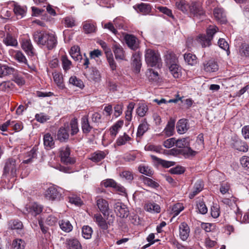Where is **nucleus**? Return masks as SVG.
<instances>
[{
  "label": "nucleus",
  "instance_id": "f257e3e1",
  "mask_svg": "<svg viewBox=\"0 0 249 249\" xmlns=\"http://www.w3.org/2000/svg\"><path fill=\"white\" fill-rule=\"evenodd\" d=\"M33 39L38 46L52 50L56 47L57 39L56 35L46 31H36L33 34Z\"/></svg>",
  "mask_w": 249,
  "mask_h": 249
},
{
  "label": "nucleus",
  "instance_id": "f03ea898",
  "mask_svg": "<svg viewBox=\"0 0 249 249\" xmlns=\"http://www.w3.org/2000/svg\"><path fill=\"white\" fill-rule=\"evenodd\" d=\"M145 59L146 64L150 67H159L161 62L160 54L158 51L148 49L145 51Z\"/></svg>",
  "mask_w": 249,
  "mask_h": 249
},
{
  "label": "nucleus",
  "instance_id": "7ed1b4c3",
  "mask_svg": "<svg viewBox=\"0 0 249 249\" xmlns=\"http://www.w3.org/2000/svg\"><path fill=\"white\" fill-rule=\"evenodd\" d=\"M18 170V163L17 160L13 158L8 159L4 164L3 171V176H10V178L17 177Z\"/></svg>",
  "mask_w": 249,
  "mask_h": 249
},
{
  "label": "nucleus",
  "instance_id": "20e7f679",
  "mask_svg": "<svg viewBox=\"0 0 249 249\" xmlns=\"http://www.w3.org/2000/svg\"><path fill=\"white\" fill-rule=\"evenodd\" d=\"M71 150L69 146L63 147L59 149V157L62 163L66 165H71L75 163L74 158L70 156Z\"/></svg>",
  "mask_w": 249,
  "mask_h": 249
},
{
  "label": "nucleus",
  "instance_id": "39448f33",
  "mask_svg": "<svg viewBox=\"0 0 249 249\" xmlns=\"http://www.w3.org/2000/svg\"><path fill=\"white\" fill-rule=\"evenodd\" d=\"M176 145L181 150H185L187 153L190 154V157L195 156L197 152L193 150L190 147V139L189 137L176 140Z\"/></svg>",
  "mask_w": 249,
  "mask_h": 249
},
{
  "label": "nucleus",
  "instance_id": "423d86ee",
  "mask_svg": "<svg viewBox=\"0 0 249 249\" xmlns=\"http://www.w3.org/2000/svg\"><path fill=\"white\" fill-rule=\"evenodd\" d=\"M201 70L207 73L216 72L219 70V65L216 61L213 59L205 60L202 64Z\"/></svg>",
  "mask_w": 249,
  "mask_h": 249
},
{
  "label": "nucleus",
  "instance_id": "0eeeda50",
  "mask_svg": "<svg viewBox=\"0 0 249 249\" xmlns=\"http://www.w3.org/2000/svg\"><path fill=\"white\" fill-rule=\"evenodd\" d=\"M27 213L32 216L36 217L42 213L43 207L37 202H30L25 206Z\"/></svg>",
  "mask_w": 249,
  "mask_h": 249
},
{
  "label": "nucleus",
  "instance_id": "6e6552de",
  "mask_svg": "<svg viewBox=\"0 0 249 249\" xmlns=\"http://www.w3.org/2000/svg\"><path fill=\"white\" fill-rule=\"evenodd\" d=\"M134 10L139 14L142 15H152V6L146 3L141 2L137 3L133 6Z\"/></svg>",
  "mask_w": 249,
  "mask_h": 249
},
{
  "label": "nucleus",
  "instance_id": "1a4fd4ad",
  "mask_svg": "<svg viewBox=\"0 0 249 249\" xmlns=\"http://www.w3.org/2000/svg\"><path fill=\"white\" fill-rule=\"evenodd\" d=\"M96 205L99 211L102 213L104 217H107L109 214V208L108 201L103 198H97L96 201Z\"/></svg>",
  "mask_w": 249,
  "mask_h": 249
},
{
  "label": "nucleus",
  "instance_id": "9d476101",
  "mask_svg": "<svg viewBox=\"0 0 249 249\" xmlns=\"http://www.w3.org/2000/svg\"><path fill=\"white\" fill-rule=\"evenodd\" d=\"M8 229L16 230L20 236H23L25 234L22 222L18 219H12L8 222Z\"/></svg>",
  "mask_w": 249,
  "mask_h": 249
},
{
  "label": "nucleus",
  "instance_id": "9b49d317",
  "mask_svg": "<svg viewBox=\"0 0 249 249\" xmlns=\"http://www.w3.org/2000/svg\"><path fill=\"white\" fill-rule=\"evenodd\" d=\"M114 209L116 215L120 217H127L129 214L127 207L123 203H116L114 205Z\"/></svg>",
  "mask_w": 249,
  "mask_h": 249
},
{
  "label": "nucleus",
  "instance_id": "f8f14e48",
  "mask_svg": "<svg viewBox=\"0 0 249 249\" xmlns=\"http://www.w3.org/2000/svg\"><path fill=\"white\" fill-rule=\"evenodd\" d=\"M21 48L28 56L33 57L35 55V50L30 39H22Z\"/></svg>",
  "mask_w": 249,
  "mask_h": 249
},
{
  "label": "nucleus",
  "instance_id": "ddd939ff",
  "mask_svg": "<svg viewBox=\"0 0 249 249\" xmlns=\"http://www.w3.org/2000/svg\"><path fill=\"white\" fill-rule=\"evenodd\" d=\"M85 76L89 80L98 82L100 80L101 74L96 68L91 67L84 72Z\"/></svg>",
  "mask_w": 249,
  "mask_h": 249
},
{
  "label": "nucleus",
  "instance_id": "4468645a",
  "mask_svg": "<svg viewBox=\"0 0 249 249\" xmlns=\"http://www.w3.org/2000/svg\"><path fill=\"white\" fill-rule=\"evenodd\" d=\"M83 32L86 34L96 33L97 31L96 24L92 20H87L82 23Z\"/></svg>",
  "mask_w": 249,
  "mask_h": 249
},
{
  "label": "nucleus",
  "instance_id": "2eb2a0df",
  "mask_svg": "<svg viewBox=\"0 0 249 249\" xmlns=\"http://www.w3.org/2000/svg\"><path fill=\"white\" fill-rule=\"evenodd\" d=\"M189 11L191 16L193 17H200L205 14V11L202 6L196 2H192L190 4Z\"/></svg>",
  "mask_w": 249,
  "mask_h": 249
},
{
  "label": "nucleus",
  "instance_id": "dca6fc26",
  "mask_svg": "<svg viewBox=\"0 0 249 249\" xmlns=\"http://www.w3.org/2000/svg\"><path fill=\"white\" fill-rule=\"evenodd\" d=\"M61 196V193L54 186L50 187L46 191L45 197L49 200H59Z\"/></svg>",
  "mask_w": 249,
  "mask_h": 249
},
{
  "label": "nucleus",
  "instance_id": "f3484780",
  "mask_svg": "<svg viewBox=\"0 0 249 249\" xmlns=\"http://www.w3.org/2000/svg\"><path fill=\"white\" fill-rule=\"evenodd\" d=\"M231 145L232 148L241 152H246L249 150L247 143L240 139H233Z\"/></svg>",
  "mask_w": 249,
  "mask_h": 249
},
{
  "label": "nucleus",
  "instance_id": "a211bd4d",
  "mask_svg": "<svg viewBox=\"0 0 249 249\" xmlns=\"http://www.w3.org/2000/svg\"><path fill=\"white\" fill-rule=\"evenodd\" d=\"M143 208L146 212L151 213H160L161 208L160 206L153 201H147L144 205Z\"/></svg>",
  "mask_w": 249,
  "mask_h": 249
},
{
  "label": "nucleus",
  "instance_id": "6ab92c4d",
  "mask_svg": "<svg viewBox=\"0 0 249 249\" xmlns=\"http://www.w3.org/2000/svg\"><path fill=\"white\" fill-rule=\"evenodd\" d=\"M112 50L117 60H124L125 59V52L119 44H114L112 47Z\"/></svg>",
  "mask_w": 249,
  "mask_h": 249
},
{
  "label": "nucleus",
  "instance_id": "aec40b11",
  "mask_svg": "<svg viewBox=\"0 0 249 249\" xmlns=\"http://www.w3.org/2000/svg\"><path fill=\"white\" fill-rule=\"evenodd\" d=\"M190 227L185 222H182L179 226V234L180 239L182 241H186L190 234Z\"/></svg>",
  "mask_w": 249,
  "mask_h": 249
},
{
  "label": "nucleus",
  "instance_id": "412c9836",
  "mask_svg": "<svg viewBox=\"0 0 249 249\" xmlns=\"http://www.w3.org/2000/svg\"><path fill=\"white\" fill-rule=\"evenodd\" d=\"M94 220L98 226L103 231L107 230L108 228V225L110 223L107 222L105 218L100 213H97L94 215Z\"/></svg>",
  "mask_w": 249,
  "mask_h": 249
},
{
  "label": "nucleus",
  "instance_id": "4be33fe9",
  "mask_svg": "<svg viewBox=\"0 0 249 249\" xmlns=\"http://www.w3.org/2000/svg\"><path fill=\"white\" fill-rule=\"evenodd\" d=\"M9 54L19 63L27 64V60L23 53L19 50L11 49L9 51Z\"/></svg>",
  "mask_w": 249,
  "mask_h": 249
},
{
  "label": "nucleus",
  "instance_id": "5701e85b",
  "mask_svg": "<svg viewBox=\"0 0 249 249\" xmlns=\"http://www.w3.org/2000/svg\"><path fill=\"white\" fill-rule=\"evenodd\" d=\"M124 39L128 47L131 49L135 51L138 48V39L134 35L126 34L124 37Z\"/></svg>",
  "mask_w": 249,
  "mask_h": 249
},
{
  "label": "nucleus",
  "instance_id": "b1692460",
  "mask_svg": "<svg viewBox=\"0 0 249 249\" xmlns=\"http://www.w3.org/2000/svg\"><path fill=\"white\" fill-rule=\"evenodd\" d=\"M124 124L123 120H119L116 122L109 129L111 141H113L120 130Z\"/></svg>",
  "mask_w": 249,
  "mask_h": 249
},
{
  "label": "nucleus",
  "instance_id": "393cba45",
  "mask_svg": "<svg viewBox=\"0 0 249 249\" xmlns=\"http://www.w3.org/2000/svg\"><path fill=\"white\" fill-rule=\"evenodd\" d=\"M81 128L83 134L86 135H88L94 129L93 126L89 123L88 116H84L82 118Z\"/></svg>",
  "mask_w": 249,
  "mask_h": 249
},
{
  "label": "nucleus",
  "instance_id": "a878e982",
  "mask_svg": "<svg viewBox=\"0 0 249 249\" xmlns=\"http://www.w3.org/2000/svg\"><path fill=\"white\" fill-rule=\"evenodd\" d=\"M204 182L201 180H197L194 184L193 190L189 193V197L193 199L196 196L201 192L204 188Z\"/></svg>",
  "mask_w": 249,
  "mask_h": 249
},
{
  "label": "nucleus",
  "instance_id": "bb28decb",
  "mask_svg": "<svg viewBox=\"0 0 249 249\" xmlns=\"http://www.w3.org/2000/svg\"><path fill=\"white\" fill-rule=\"evenodd\" d=\"M150 157L156 165H161L164 168H169L175 164L174 162L167 161L151 155Z\"/></svg>",
  "mask_w": 249,
  "mask_h": 249
},
{
  "label": "nucleus",
  "instance_id": "cd10ccee",
  "mask_svg": "<svg viewBox=\"0 0 249 249\" xmlns=\"http://www.w3.org/2000/svg\"><path fill=\"white\" fill-rule=\"evenodd\" d=\"M69 130L68 126L67 127H61L59 129L57 133V138L60 142H65L69 139Z\"/></svg>",
  "mask_w": 249,
  "mask_h": 249
},
{
  "label": "nucleus",
  "instance_id": "c85d7f7f",
  "mask_svg": "<svg viewBox=\"0 0 249 249\" xmlns=\"http://www.w3.org/2000/svg\"><path fill=\"white\" fill-rule=\"evenodd\" d=\"M238 53L242 58H249V43L242 42L239 47Z\"/></svg>",
  "mask_w": 249,
  "mask_h": 249
},
{
  "label": "nucleus",
  "instance_id": "c756f323",
  "mask_svg": "<svg viewBox=\"0 0 249 249\" xmlns=\"http://www.w3.org/2000/svg\"><path fill=\"white\" fill-rule=\"evenodd\" d=\"M141 57V53L139 52L134 53L132 55V65L136 72H139L140 71L142 66Z\"/></svg>",
  "mask_w": 249,
  "mask_h": 249
},
{
  "label": "nucleus",
  "instance_id": "7c9ffc66",
  "mask_svg": "<svg viewBox=\"0 0 249 249\" xmlns=\"http://www.w3.org/2000/svg\"><path fill=\"white\" fill-rule=\"evenodd\" d=\"M43 142L45 148L47 149H51L54 147V141L52 135L47 133L43 137Z\"/></svg>",
  "mask_w": 249,
  "mask_h": 249
},
{
  "label": "nucleus",
  "instance_id": "2f4dec72",
  "mask_svg": "<svg viewBox=\"0 0 249 249\" xmlns=\"http://www.w3.org/2000/svg\"><path fill=\"white\" fill-rule=\"evenodd\" d=\"M66 244L68 249H82L81 243L75 238L67 239Z\"/></svg>",
  "mask_w": 249,
  "mask_h": 249
},
{
  "label": "nucleus",
  "instance_id": "473e14b6",
  "mask_svg": "<svg viewBox=\"0 0 249 249\" xmlns=\"http://www.w3.org/2000/svg\"><path fill=\"white\" fill-rule=\"evenodd\" d=\"M107 154V153L106 151L98 150L91 154L90 160L93 162L97 163L104 159Z\"/></svg>",
  "mask_w": 249,
  "mask_h": 249
},
{
  "label": "nucleus",
  "instance_id": "72a5a7b5",
  "mask_svg": "<svg viewBox=\"0 0 249 249\" xmlns=\"http://www.w3.org/2000/svg\"><path fill=\"white\" fill-rule=\"evenodd\" d=\"M196 212L201 214H205L208 212V208L205 202L202 199H199L196 202Z\"/></svg>",
  "mask_w": 249,
  "mask_h": 249
},
{
  "label": "nucleus",
  "instance_id": "f704fd0d",
  "mask_svg": "<svg viewBox=\"0 0 249 249\" xmlns=\"http://www.w3.org/2000/svg\"><path fill=\"white\" fill-rule=\"evenodd\" d=\"M187 124L188 120L186 119L179 120L177 124L178 132L179 134H183L186 132L189 128Z\"/></svg>",
  "mask_w": 249,
  "mask_h": 249
},
{
  "label": "nucleus",
  "instance_id": "c9c22d12",
  "mask_svg": "<svg viewBox=\"0 0 249 249\" xmlns=\"http://www.w3.org/2000/svg\"><path fill=\"white\" fill-rule=\"evenodd\" d=\"M106 57L109 68L111 71H112V72L114 73V71L116 70L117 66L116 63L114 60L111 50H109L108 51L106 52Z\"/></svg>",
  "mask_w": 249,
  "mask_h": 249
},
{
  "label": "nucleus",
  "instance_id": "e433bc0d",
  "mask_svg": "<svg viewBox=\"0 0 249 249\" xmlns=\"http://www.w3.org/2000/svg\"><path fill=\"white\" fill-rule=\"evenodd\" d=\"M60 60L64 72H67L72 66L71 61L68 58V56L66 54L61 55Z\"/></svg>",
  "mask_w": 249,
  "mask_h": 249
},
{
  "label": "nucleus",
  "instance_id": "4c0bfd02",
  "mask_svg": "<svg viewBox=\"0 0 249 249\" xmlns=\"http://www.w3.org/2000/svg\"><path fill=\"white\" fill-rule=\"evenodd\" d=\"M53 80L57 87L60 89H64L65 85L63 82V77L61 72L54 71L53 73Z\"/></svg>",
  "mask_w": 249,
  "mask_h": 249
},
{
  "label": "nucleus",
  "instance_id": "58836bf2",
  "mask_svg": "<svg viewBox=\"0 0 249 249\" xmlns=\"http://www.w3.org/2000/svg\"><path fill=\"white\" fill-rule=\"evenodd\" d=\"M3 42L6 46L17 47L18 42L17 39L10 33H7L5 37L3 39Z\"/></svg>",
  "mask_w": 249,
  "mask_h": 249
},
{
  "label": "nucleus",
  "instance_id": "ea45409f",
  "mask_svg": "<svg viewBox=\"0 0 249 249\" xmlns=\"http://www.w3.org/2000/svg\"><path fill=\"white\" fill-rule=\"evenodd\" d=\"M60 228L64 232H70L73 229V226L70 222L67 219H62L58 222Z\"/></svg>",
  "mask_w": 249,
  "mask_h": 249
},
{
  "label": "nucleus",
  "instance_id": "a19ab883",
  "mask_svg": "<svg viewBox=\"0 0 249 249\" xmlns=\"http://www.w3.org/2000/svg\"><path fill=\"white\" fill-rule=\"evenodd\" d=\"M140 179L145 185L150 188L157 189L160 187V184L158 182L149 178L142 175L140 177Z\"/></svg>",
  "mask_w": 249,
  "mask_h": 249
},
{
  "label": "nucleus",
  "instance_id": "79ce46f5",
  "mask_svg": "<svg viewBox=\"0 0 249 249\" xmlns=\"http://www.w3.org/2000/svg\"><path fill=\"white\" fill-rule=\"evenodd\" d=\"M148 129L149 124L146 121V119H144L138 126L137 136L139 137L142 136Z\"/></svg>",
  "mask_w": 249,
  "mask_h": 249
},
{
  "label": "nucleus",
  "instance_id": "37998d69",
  "mask_svg": "<svg viewBox=\"0 0 249 249\" xmlns=\"http://www.w3.org/2000/svg\"><path fill=\"white\" fill-rule=\"evenodd\" d=\"M175 125V121L170 119L163 130V132L167 136H171L174 134Z\"/></svg>",
  "mask_w": 249,
  "mask_h": 249
},
{
  "label": "nucleus",
  "instance_id": "c03bdc74",
  "mask_svg": "<svg viewBox=\"0 0 249 249\" xmlns=\"http://www.w3.org/2000/svg\"><path fill=\"white\" fill-rule=\"evenodd\" d=\"M176 5L178 9L180 10L184 13H188L190 7V4H189L185 0H177Z\"/></svg>",
  "mask_w": 249,
  "mask_h": 249
},
{
  "label": "nucleus",
  "instance_id": "a18cd8bd",
  "mask_svg": "<svg viewBox=\"0 0 249 249\" xmlns=\"http://www.w3.org/2000/svg\"><path fill=\"white\" fill-rule=\"evenodd\" d=\"M197 41L199 43L203 48L211 45V40L208 38L205 34H200L196 37Z\"/></svg>",
  "mask_w": 249,
  "mask_h": 249
},
{
  "label": "nucleus",
  "instance_id": "49530a36",
  "mask_svg": "<svg viewBox=\"0 0 249 249\" xmlns=\"http://www.w3.org/2000/svg\"><path fill=\"white\" fill-rule=\"evenodd\" d=\"M165 61L168 67L178 63L177 57L175 53H168L165 55Z\"/></svg>",
  "mask_w": 249,
  "mask_h": 249
},
{
  "label": "nucleus",
  "instance_id": "de8ad7c7",
  "mask_svg": "<svg viewBox=\"0 0 249 249\" xmlns=\"http://www.w3.org/2000/svg\"><path fill=\"white\" fill-rule=\"evenodd\" d=\"M172 75L175 78H178L181 76V68L178 64L172 65L168 66Z\"/></svg>",
  "mask_w": 249,
  "mask_h": 249
},
{
  "label": "nucleus",
  "instance_id": "09e8293b",
  "mask_svg": "<svg viewBox=\"0 0 249 249\" xmlns=\"http://www.w3.org/2000/svg\"><path fill=\"white\" fill-rule=\"evenodd\" d=\"M184 59L188 65L194 66L197 64V58L195 54L192 53H185L184 54Z\"/></svg>",
  "mask_w": 249,
  "mask_h": 249
},
{
  "label": "nucleus",
  "instance_id": "8fccbe9b",
  "mask_svg": "<svg viewBox=\"0 0 249 249\" xmlns=\"http://www.w3.org/2000/svg\"><path fill=\"white\" fill-rule=\"evenodd\" d=\"M69 82L70 84L78 87L80 89H83L85 87L83 81L74 75L70 77Z\"/></svg>",
  "mask_w": 249,
  "mask_h": 249
},
{
  "label": "nucleus",
  "instance_id": "3c124183",
  "mask_svg": "<svg viewBox=\"0 0 249 249\" xmlns=\"http://www.w3.org/2000/svg\"><path fill=\"white\" fill-rule=\"evenodd\" d=\"M138 171L141 174H142L148 177H152L154 171L148 166L141 165L138 167Z\"/></svg>",
  "mask_w": 249,
  "mask_h": 249
},
{
  "label": "nucleus",
  "instance_id": "603ef678",
  "mask_svg": "<svg viewBox=\"0 0 249 249\" xmlns=\"http://www.w3.org/2000/svg\"><path fill=\"white\" fill-rule=\"evenodd\" d=\"M62 22L67 28H72L76 26V22L74 18L68 16L63 18Z\"/></svg>",
  "mask_w": 249,
  "mask_h": 249
},
{
  "label": "nucleus",
  "instance_id": "864d4df0",
  "mask_svg": "<svg viewBox=\"0 0 249 249\" xmlns=\"http://www.w3.org/2000/svg\"><path fill=\"white\" fill-rule=\"evenodd\" d=\"M131 138L126 133H124L122 136H120L117 139L115 145L122 146L124 145L127 142L130 141Z\"/></svg>",
  "mask_w": 249,
  "mask_h": 249
},
{
  "label": "nucleus",
  "instance_id": "5fc2aeb1",
  "mask_svg": "<svg viewBox=\"0 0 249 249\" xmlns=\"http://www.w3.org/2000/svg\"><path fill=\"white\" fill-rule=\"evenodd\" d=\"M169 154L170 155H172L174 156H178L181 155L183 156L185 158H189V155H191L190 153L189 154L187 153L185 150H181V149H178L176 148H174L169 150Z\"/></svg>",
  "mask_w": 249,
  "mask_h": 249
},
{
  "label": "nucleus",
  "instance_id": "6e6d98bb",
  "mask_svg": "<svg viewBox=\"0 0 249 249\" xmlns=\"http://www.w3.org/2000/svg\"><path fill=\"white\" fill-rule=\"evenodd\" d=\"M213 15L215 18L219 21H224V10L223 8L216 7L213 9Z\"/></svg>",
  "mask_w": 249,
  "mask_h": 249
},
{
  "label": "nucleus",
  "instance_id": "4d7b16f0",
  "mask_svg": "<svg viewBox=\"0 0 249 249\" xmlns=\"http://www.w3.org/2000/svg\"><path fill=\"white\" fill-rule=\"evenodd\" d=\"M13 11L17 16H20L21 18L23 17L26 13L25 8L15 2L14 3Z\"/></svg>",
  "mask_w": 249,
  "mask_h": 249
},
{
  "label": "nucleus",
  "instance_id": "13d9d810",
  "mask_svg": "<svg viewBox=\"0 0 249 249\" xmlns=\"http://www.w3.org/2000/svg\"><path fill=\"white\" fill-rule=\"evenodd\" d=\"M92 232V229L89 226L85 225L82 227V233L84 238L86 239H90L91 237Z\"/></svg>",
  "mask_w": 249,
  "mask_h": 249
},
{
  "label": "nucleus",
  "instance_id": "bf43d9fd",
  "mask_svg": "<svg viewBox=\"0 0 249 249\" xmlns=\"http://www.w3.org/2000/svg\"><path fill=\"white\" fill-rule=\"evenodd\" d=\"M144 149L146 151H152L157 153H162L163 150L160 145H156L150 143L146 144Z\"/></svg>",
  "mask_w": 249,
  "mask_h": 249
},
{
  "label": "nucleus",
  "instance_id": "052dcab7",
  "mask_svg": "<svg viewBox=\"0 0 249 249\" xmlns=\"http://www.w3.org/2000/svg\"><path fill=\"white\" fill-rule=\"evenodd\" d=\"M148 109V107L146 104H139V107L136 109V113L138 116L142 117L146 115Z\"/></svg>",
  "mask_w": 249,
  "mask_h": 249
},
{
  "label": "nucleus",
  "instance_id": "680f3d73",
  "mask_svg": "<svg viewBox=\"0 0 249 249\" xmlns=\"http://www.w3.org/2000/svg\"><path fill=\"white\" fill-rule=\"evenodd\" d=\"M156 8L161 13L166 15L168 17L171 18L173 19L175 18L174 16L173 15L172 11L171 9L168 8L166 7L156 6Z\"/></svg>",
  "mask_w": 249,
  "mask_h": 249
},
{
  "label": "nucleus",
  "instance_id": "e2e57ef3",
  "mask_svg": "<svg viewBox=\"0 0 249 249\" xmlns=\"http://www.w3.org/2000/svg\"><path fill=\"white\" fill-rule=\"evenodd\" d=\"M71 134V136L76 135L79 132L78 123L76 119H73L70 122Z\"/></svg>",
  "mask_w": 249,
  "mask_h": 249
},
{
  "label": "nucleus",
  "instance_id": "0e129e2a",
  "mask_svg": "<svg viewBox=\"0 0 249 249\" xmlns=\"http://www.w3.org/2000/svg\"><path fill=\"white\" fill-rule=\"evenodd\" d=\"M135 105L134 103L130 102L127 107V110L125 111V118L128 121L131 120L132 113Z\"/></svg>",
  "mask_w": 249,
  "mask_h": 249
},
{
  "label": "nucleus",
  "instance_id": "69168bd1",
  "mask_svg": "<svg viewBox=\"0 0 249 249\" xmlns=\"http://www.w3.org/2000/svg\"><path fill=\"white\" fill-rule=\"evenodd\" d=\"M184 209L183 205L181 203H178L175 204L172 207V211L174 214V216H176L182 211Z\"/></svg>",
  "mask_w": 249,
  "mask_h": 249
},
{
  "label": "nucleus",
  "instance_id": "338daca9",
  "mask_svg": "<svg viewBox=\"0 0 249 249\" xmlns=\"http://www.w3.org/2000/svg\"><path fill=\"white\" fill-rule=\"evenodd\" d=\"M168 242L173 247L178 249H185V247L180 243L174 236L170 237Z\"/></svg>",
  "mask_w": 249,
  "mask_h": 249
},
{
  "label": "nucleus",
  "instance_id": "774afa93",
  "mask_svg": "<svg viewBox=\"0 0 249 249\" xmlns=\"http://www.w3.org/2000/svg\"><path fill=\"white\" fill-rule=\"evenodd\" d=\"M25 242L21 239H17L13 242V249H24Z\"/></svg>",
  "mask_w": 249,
  "mask_h": 249
}]
</instances>
